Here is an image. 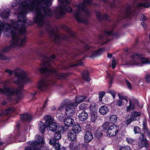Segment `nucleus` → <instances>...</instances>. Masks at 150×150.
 Wrapping results in <instances>:
<instances>
[{"label":"nucleus","mask_w":150,"mask_h":150,"mask_svg":"<svg viewBox=\"0 0 150 150\" xmlns=\"http://www.w3.org/2000/svg\"><path fill=\"white\" fill-rule=\"evenodd\" d=\"M134 11H132V9L131 8V6H129L127 8L125 12V14L127 16L126 17H129L131 14L134 13Z\"/></svg>","instance_id":"35"},{"label":"nucleus","mask_w":150,"mask_h":150,"mask_svg":"<svg viewBox=\"0 0 150 150\" xmlns=\"http://www.w3.org/2000/svg\"><path fill=\"white\" fill-rule=\"evenodd\" d=\"M14 74L15 77L13 80L14 82L16 84H20L21 86L18 87L17 88H12L4 86L3 89L0 88V92L6 95L9 99L15 94H16L14 100L18 101L20 98L19 93L23 89V83L30 82H31V80L28 76L27 74L25 72L19 68H17L14 71Z\"/></svg>","instance_id":"2"},{"label":"nucleus","mask_w":150,"mask_h":150,"mask_svg":"<svg viewBox=\"0 0 150 150\" xmlns=\"http://www.w3.org/2000/svg\"><path fill=\"white\" fill-rule=\"evenodd\" d=\"M138 145L140 148H142L144 147L148 148L149 146V145L146 139H142L139 140Z\"/></svg>","instance_id":"18"},{"label":"nucleus","mask_w":150,"mask_h":150,"mask_svg":"<svg viewBox=\"0 0 150 150\" xmlns=\"http://www.w3.org/2000/svg\"><path fill=\"white\" fill-rule=\"evenodd\" d=\"M92 0H84L82 4H79L77 6V11L74 13V15L77 21L79 22H85V18L82 12H83L86 16L91 13V11L86 8V7L91 4Z\"/></svg>","instance_id":"4"},{"label":"nucleus","mask_w":150,"mask_h":150,"mask_svg":"<svg viewBox=\"0 0 150 150\" xmlns=\"http://www.w3.org/2000/svg\"><path fill=\"white\" fill-rule=\"evenodd\" d=\"M56 142L54 139H51L49 142L50 144L53 145V148L55 150H59L60 148V145L58 143H56Z\"/></svg>","instance_id":"17"},{"label":"nucleus","mask_w":150,"mask_h":150,"mask_svg":"<svg viewBox=\"0 0 150 150\" xmlns=\"http://www.w3.org/2000/svg\"><path fill=\"white\" fill-rule=\"evenodd\" d=\"M105 92L103 91L99 93V101L100 102H102V98L104 95L105 94Z\"/></svg>","instance_id":"48"},{"label":"nucleus","mask_w":150,"mask_h":150,"mask_svg":"<svg viewBox=\"0 0 150 150\" xmlns=\"http://www.w3.org/2000/svg\"><path fill=\"white\" fill-rule=\"evenodd\" d=\"M90 110L91 113H96L97 110L96 106L94 104H92L90 106Z\"/></svg>","instance_id":"36"},{"label":"nucleus","mask_w":150,"mask_h":150,"mask_svg":"<svg viewBox=\"0 0 150 150\" xmlns=\"http://www.w3.org/2000/svg\"><path fill=\"white\" fill-rule=\"evenodd\" d=\"M72 130L74 133L77 134L80 132L81 128L79 124H76L73 126Z\"/></svg>","instance_id":"25"},{"label":"nucleus","mask_w":150,"mask_h":150,"mask_svg":"<svg viewBox=\"0 0 150 150\" xmlns=\"http://www.w3.org/2000/svg\"><path fill=\"white\" fill-rule=\"evenodd\" d=\"M102 3H103L104 5L105 6V5H108L109 6L112 8L114 7L115 6V4L114 3H113L112 4L108 2L107 0H101Z\"/></svg>","instance_id":"37"},{"label":"nucleus","mask_w":150,"mask_h":150,"mask_svg":"<svg viewBox=\"0 0 150 150\" xmlns=\"http://www.w3.org/2000/svg\"><path fill=\"white\" fill-rule=\"evenodd\" d=\"M83 63L81 62L78 61L76 64H73L70 65L69 67H77L80 65L83 66Z\"/></svg>","instance_id":"41"},{"label":"nucleus","mask_w":150,"mask_h":150,"mask_svg":"<svg viewBox=\"0 0 150 150\" xmlns=\"http://www.w3.org/2000/svg\"><path fill=\"white\" fill-rule=\"evenodd\" d=\"M78 105L76 103H72L69 101L66 106L65 110L66 115L69 116H71L74 115L75 112L74 108Z\"/></svg>","instance_id":"8"},{"label":"nucleus","mask_w":150,"mask_h":150,"mask_svg":"<svg viewBox=\"0 0 150 150\" xmlns=\"http://www.w3.org/2000/svg\"><path fill=\"white\" fill-rule=\"evenodd\" d=\"M145 79L147 82H149L150 81V74H146L145 76Z\"/></svg>","instance_id":"55"},{"label":"nucleus","mask_w":150,"mask_h":150,"mask_svg":"<svg viewBox=\"0 0 150 150\" xmlns=\"http://www.w3.org/2000/svg\"><path fill=\"white\" fill-rule=\"evenodd\" d=\"M50 59L47 56L45 57L41 63L42 68L40 69L42 73L52 74L53 77L57 79H64L66 75L64 73L60 74L57 73L54 69L50 67Z\"/></svg>","instance_id":"3"},{"label":"nucleus","mask_w":150,"mask_h":150,"mask_svg":"<svg viewBox=\"0 0 150 150\" xmlns=\"http://www.w3.org/2000/svg\"><path fill=\"white\" fill-rule=\"evenodd\" d=\"M105 34L108 35H111L112 33V31L111 30L108 31L107 30H105L104 32Z\"/></svg>","instance_id":"61"},{"label":"nucleus","mask_w":150,"mask_h":150,"mask_svg":"<svg viewBox=\"0 0 150 150\" xmlns=\"http://www.w3.org/2000/svg\"><path fill=\"white\" fill-rule=\"evenodd\" d=\"M110 126L109 123L108 122H106L103 124L102 127L103 130H105L108 129Z\"/></svg>","instance_id":"40"},{"label":"nucleus","mask_w":150,"mask_h":150,"mask_svg":"<svg viewBox=\"0 0 150 150\" xmlns=\"http://www.w3.org/2000/svg\"><path fill=\"white\" fill-rule=\"evenodd\" d=\"M82 78L86 81H88L90 79L88 76V72L87 70L84 71L81 74Z\"/></svg>","instance_id":"28"},{"label":"nucleus","mask_w":150,"mask_h":150,"mask_svg":"<svg viewBox=\"0 0 150 150\" xmlns=\"http://www.w3.org/2000/svg\"><path fill=\"white\" fill-rule=\"evenodd\" d=\"M9 50V47H5L1 50V52L2 53H6Z\"/></svg>","instance_id":"52"},{"label":"nucleus","mask_w":150,"mask_h":150,"mask_svg":"<svg viewBox=\"0 0 150 150\" xmlns=\"http://www.w3.org/2000/svg\"><path fill=\"white\" fill-rule=\"evenodd\" d=\"M87 113L84 111H83L80 113L78 116L79 120L81 121H85L88 117Z\"/></svg>","instance_id":"20"},{"label":"nucleus","mask_w":150,"mask_h":150,"mask_svg":"<svg viewBox=\"0 0 150 150\" xmlns=\"http://www.w3.org/2000/svg\"><path fill=\"white\" fill-rule=\"evenodd\" d=\"M91 120L93 122H94L96 120L97 117L96 113H91Z\"/></svg>","instance_id":"43"},{"label":"nucleus","mask_w":150,"mask_h":150,"mask_svg":"<svg viewBox=\"0 0 150 150\" xmlns=\"http://www.w3.org/2000/svg\"><path fill=\"white\" fill-rule=\"evenodd\" d=\"M127 142L129 144H132L134 142V140L130 137H128L126 138Z\"/></svg>","instance_id":"46"},{"label":"nucleus","mask_w":150,"mask_h":150,"mask_svg":"<svg viewBox=\"0 0 150 150\" xmlns=\"http://www.w3.org/2000/svg\"><path fill=\"white\" fill-rule=\"evenodd\" d=\"M93 137L92 134L89 132H87L84 136V141L86 143H88L92 139Z\"/></svg>","instance_id":"19"},{"label":"nucleus","mask_w":150,"mask_h":150,"mask_svg":"<svg viewBox=\"0 0 150 150\" xmlns=\"http://www.w3.org/2000/svg\"><path fill=\"white\" fill-rule=\"evenodd\" d=\"M47 127H49L50 130L51 131L54 132L55 131L57 128V125L55 122H52L50 123L48 126H46Z\"/></svg>","instance_id":"26"},{"label":"nucleus","mask_w":150,"mask_h":150,"mask_svg":"<svg viewBox=\"0 0 150 150\" xmlns=\"http://www.w3.org/2000/svg\"><path fill=\"white\" fill-rule=\"evenodd\" d=\"M47 86L46 81L45 80L41 79L38 82L37 87L41 91H44L46 88Z\"/></svg>","instance_id":"12"},{"label":"nucleus","mask_w":150,"mask_h":150,"mask_svg":"<svg viewBox=\"0 0 150 150\" xmlns=\"http://www.w3.org/2000/svg\"><path fill=\"white\" fill-rule=\"evenodd\" d=\"M150 3V0H142L141 2H139L135 4L134 7L139 9L148 8L149 6Z\"/></svg>","instance_id":"11"},{"label":"nucleus","mask_w":150,"mask_h":150,"mask_svg":"<svg viewBox=\"0 0 150 150\" xmlns=\"http://www.w3.org/2000/svg\"><path fill=\"white\" fill-rule=\"evenodd\" d=\"M44 119L45 120V124L46 126H48V125L52 122H54V119L51 117L50 115H46L44 117Z\"/></svg>","instance_id":"22"},{"label":"nucleus","mask_w":150,"mask_h":150,"mask_svg":"<svg viewBox=\"0 0 150 150\" xmlns=\"http://www.w3.org/2000/svg\"><path fill=\"white\" fill-rule=\"evenodd\" d=\"M116 105L119 106H121L122 103V101L120 100H117L116 101Z\"/></svg>","instance_id":"54"},{"label":"nucleus","mask_w":150,"mask_h":150,"mask_svg":"<svg viewBox=\"0 0 150 150\" xmlns=\"http://www.w3.org/2000/svg\"><path fill=\"white\" fill-rule=\"evenodd\" d=\"M141 115L140 112L135 111H133L131 112L130 116L134 120L136 119V118L139 117Z\"/></svg>","instance_id":"32"},{"label":"nucleus","mask_w":150,"mask_h":150,"mask_svg":"<svg viewBox=\"0 0 150 150\" xmlns=\"http://www.w3.org/2000/svg\"><path fill=\"white\" fill-rule=\"evenodd\" d=\"M68 99H66L63 101L61 104L58 108V110L60 111L62 110L64 107H65L66 108V106L67 105L68 103L69 102Z\"/></svg>","instance_id":"27"},{"label":"nucleus","mask_w":150,"mask_h":150,"mask_svg":"<svg viewBox=\"0 0 150 150\" xmlns=\"http://www.w3.org/2000/svg\"><path fill=\"white\" fill-rule=\"evenodd\" d=\"M38 127L39 130L42 133L44 132L45 127H47L46 126L45 124V125L44 123L41 121L38 123Z\"/></svg>","instance_id":"30"},{"label":"nucleus","mask_w":150,"mask_h":150,"mask_svg":"<svg viewBox=\"0 0 150 150\" xmlns=\"http://www.w3.org/2000/svg\"><path fill=\"white\" fill-rule=\"evenodd\" d=\"M64 123L65 126L70 127L73 125L74 121L71 117H67L64 120Z\"/></svg>","instance_id":"15"},{"label":"nucleus","mask_w":150,"mask_h":150,"mask_svg":"<svg viewBox=\"0 0 150 150\" xmlns=\"http://www.w3.org/2000/svg\"><path fill=\"white\" fill-rule=\"evenodd\" d=\"M132 103H134V104L135 105H135H136L137 106H139V102L136 99H134L133 100V102H132Z\"/></svg>","instance_id":"60"},{"label":"nucleus","mask_w":150,"mask_h":150,"mask_svg":"<svg viewBox=\"0 0 150 150\" xmlns=\"http://www.w3.org/2000/svg\"><path fill=\"white\" fill-rule=\"evenodd\" d=\"M134 131L135 134L139 133L141 132V129L138 127H135L134 129Z\"/></svg>","instance_id":"44"},{"label":"nucleus","mask_w":150,"mask_h":150,"mask_svg":"<svg viewBox=\"0 0 150 150\" xmlns=\"http://www.w3.org/2000/svg\"><path fill=\"white\" fill-rule=\"evenodd\" d=\"M59 1V6L57 8V11L60 16L66 13V12L71 13L72 9L69 6L70 0H58Z\"/></svg>","instance_id":"6"},{"label":"nucleus","mask_w":150,"mask_h":150,"mask_svg":"<svg viewBox=\"0 0 150 150\" xmlns=\"http://www.w3.org/2000/svg\"><path fill=\"white\" fill-rule=\"evenodd\" d=\"M87 98V97L84 96H76L75 99V102H72V103H76L77 104L83 102Z\"/></svg>","instance_id":"23"},{"label":"nucleus","mask_w":150,"mask_h":150,"mask_svg":"<svg viewBox=\"0 0 150 150\" xmlns=\"http://www.w3.org/2000/svg\"><path fill=\"white\" fill-rule=\"evenodd\" d=\"M68 137L70 141H74L76 140L75 135L73 134L71 132H68Z\"/></svg>","instance_id":"34"},{"label":"nucleus","mask_w":150,"mask_h":150,"mask_svg":"<svg viewBox=\"0 0 150 150\" xmlns=\"http://www.w3.org/2000/svg\"><path fill=\"white\" fill-rule=\"evenodd\" d=\"M116 62L115 59V57H113L112 60V67L114 69L115 67Z\"/></svg>","instance_id":"51"},{"label":"nucleus","mask_w":150,"mask_h":150,"mask_svg":"<svg viewBox=\"0 0 150 150\" xmlns=\"http://www.w3.org/2000/svg\"><path fill=\"white\" fill-rule=\"evenodd\" d=\"M0 59L4 60H6V57L3 54H0Z\"/></svg>","instance_id":"63"},{"label":"nucleus","mask_w":150,"mask_h":150,"mask_svg":"<svg viewBox=\"0 0 150 150\" xmlns=\"http://www.w3.org/2000/svg\"><path fill=\"white\" fill-rule=\"evenodd\" d=\"M117 117L114 115H110L108 119V121L110 123L113 124L115 123L117 120Z\"/></svg>","instance_id":"29"},{"label":"nucleus","mask_w":150,"mask_h":150,"mask_svg":"<svg viewBox=\"0 0 150 150\" xmlns=\"http://www.w3.org/2000/svg\"><path fill=\"white\" fill-rule=\"evenodd\" d=\"M5 71L9 75H11L13 73V72L12 71L8 69H6Z\"/></svg>","instance_id":"58"},{"label":"nucleus","mask_w":150,"mask_h":150,"mask_svg":"<svg viewBox=\"0 0 150 150\" xmlns=\"http://www.w3.org/2000/svg\"><path fill=\"white\" fill-rule=\"evenodd\" d=\"M127 85L129 89H131L132 88V85L131 83L127 80H125Z\"/></svg>","instance_id":"56"},{"label":"nucleus","mask_w":150,"mask_h":150,"mask_svg":"<svg viewBox=\"0 0 150 150\" xmlns=\"http://www.w3.org/2000/svg\"><path fill=\"white\" fill-rule=\"evenodd\" d=\"M103 134L99 130H97L95 133V136L96 137L99 139L101 137Z\"/></svg>","instance_id":"38"},{"label":"nucleus","mask_w":150,"mask_h":150,"mask_svg":"<svg viewBox=\"0 0 150 150\" xmlns=\"http://www.w3.org/2000/svg\"><path fill=\"white\" fill-rule=\"evenodd\" d=\"M112 96L113 98H114L116 95V92L114 91H111L108 92Z\"/></svg>","instance_id":"59"},{"label":"nucleus","mask_w":150,"mask_h":150,"mask_svg":"<svg viewBox=\"0 0 150 150\" xmlns=\"http://www.w3.org/2000/svg\"><path fill=\"white\" fill-rule=\"evenodd\" d=\"M134 120V119H133L131 117L130 118L127 120L126 124L127 125H128L130 124Z\"/></svg>","instance_id":"53"},{"label":"nucleus","mask_w":150,"mask_h":150,"mask_svg":"<svg viewBox=\"0 0 150 150\" xmlns=\"http://www.w3.org/2000/svg\"><path fill=\"white\" fill-rule=\"evenodd\" d=\"M69 147L71 150H79L80 149L79 144L76 143H71Z\"/></svg>","instance_id":"24"},{"label":"nucleus","mask_w":150,"mask_h":150,"mask_svg":"<svg viewBox=\"0 0 150 150\" xmlns=\"http://www.w3.org/2000/svg\"><path fill=\"white\" fill-rule=\"evenodd\" d=\"M120 130V128L117 126L111 125L107 130V135L109 137L115 136L118 133Z\"/></svg>","instance_id":"10"},{"label":"nucleus","mask_w":150,"mask_h":150,"mask_svg":"<svg viewBox=\"0 0 150 150\" xmlns=\"http://www.w3.org/2000/svg\"><path fill=\"white\" fill-rule=\"evenodd\" d=\"M131 57L129 59L126 64L129 66H142L143 64H150V59L144 57H141L140 54L133 53L130 54Z\"/></svg>","instance_id":"5"},{"label":"nucleus","mask_w":150,"mask_h":150,"mask_svg":"<svg viewBox=\"0 0 150 150\" xmlns=\"http://www.w3.org/2000/svg\"><path fill=\"white\" fill-rule=\"evenodd\" d=\"M99 111L101 115H106L108 112L109 109L106 106L102 105L100 108Z\"/></svg>","instance_id":"21"},{"label":"nucleus","mask_w":150,"mask_h":150,"mask_svg":"<svg viewBox=\"0 0 150 150\" xmlns=\"http://www.w3.org/2000/svg\"><path fill=\"white\" fill-rule=\"evenodd\" d=\"M103 49H100L98 50L96 52H93V54L92 55V57H94L96 56H98L101 54V53L103 51Z\"/></svg>","instance_id":"42"},{"label":"nucleus","mask_w":150,"mask_h":150,"mask_svg":"<svg viewBox=\"0 0 150 150\" xmlns=\"http://www.w3.org/2000/svg\"><path fill=\"white\" fill-rule=\"evenodd\" d=\"M96 16L98 19L100 21L103 18L107 20H108V18L109 16L108 15L106 14H104L102 16L100 13L97 12L96 13Z\"/></svg>","instance_id":"31"},{"label":"nucleus","mask_w":150,"mask_h":150,"mask_svg":"<svg viewBox=\"0 0 150 150\" xmlns=\"http://www.w3.org/2000/svg\"><path fill=\"white\" fill-rule=\"evenodd\" d=\"M139 139V140L142 139H146L144 138V135L142 133H141L140 134Z\"/></svg>","instance_id":"64"},{"label":"nucleus","mask_w":150,"mask_h":150,"mask_svg":"<svg viewBox=\"0 0 150 150\" xmlns=\"http://www.w3.org/2000/svg\"><path fill=\"white\" fill-rule=\"evenodd\" d=\"M46 30L50 35L51 38H53L54 41L57 43H59L61 41V36L60 35L56 34L54 30L52 28L50 25L48 24L46 28Z\"/></svg>","instance_id":"7"},{"label":"nucleus","mask_w":150,"mask_h":150,"mask_svg":"<svg viewBox=\"0 0 150 150\" xmlns=\"http://www.w3.org/2000/svg\"><path fill=\"white\" fill-rule=\"evenodd\" d=\"M25 150H49L46 146H41L40 148L37 147L28 146L25 148Z\"/></svg>","instance_id":"14"},{"label":"nucleus","mask_w":150,"mask_h":150,"mask_svg":"<svg viewBox=\"0 0 150 150\" xmlns=\"http://www.w3.org/2000/svg\"><path fill=\"white\" fill-rule=\"evenodd\" d=\"M62 28L64 29H65L67 31L71 33V35L73 36V33L71 32V29L70 28L68 27L67 26L65 25H63Z\"/></svg>","instance_id":"50"},{"label":"nucleus","mask_w":150,"mask_h":150,"mask_svg":"<svg viewBox=\"0 0 150 150\" xmlns=\"http://www.w3.org/2000/svg\"><path fill=\"white\" fill-rule=\"evenodd\" d=\"M140 20L141 21H145L147 19L146 17L143 14L140 15Z\"/></svg>","instance_id":"57"},{"label":"nucleus","mask_w":150,"mask_h":150,"mask_svg":"<svg viewBox=\"0 0 150 150\" xmlns=\"http://www.w3.org/2000/svg\"><path fill=\"white\" fill-rule=\"evenodd\" d=\"M61 137V135L59 132H57L55 133L54 134V138L53 139L54 140L56 141L60 139ZM52 139H53L52 138Z\"/></svg>","instance_id":"39"},{"label":"nucleus","mask_w":150,"mask_h":150,"mask_svg":"<svg viewBox=\"0 0 150 150\" xmlns=\"http://www.w3.org/2000/svg\"><path fill=\"white\" fill-rule=\"evenodd\" d=\"M87 107V105L84 103L81 104L79 106V108L80 110H83L86 109Z\"/></svg>","instance_id":"49"},{"label":"nucleus","mask_w":150,"mask_h":150,"mask_svg":"<svg viewBox=\"0 0 150 150\" xmlns=\"http://www.w3.org/2000/svg\"><path fill=\"white\" fill-rule=\"evenodd\" d=\"M11 108H9L3 110L2 112V113L4 115H7L11 112Z\"/></svg>","instance_id":"47"},{"label":"nucleus","mask_w":150,"mask_h":150,"mask_svg":"<svg viewBox=\"0 0 150 150\" xmlns=\"http://www.w3.org/2000/svg\"><path fill=\"white\" fill-rule=\"evenodd\" d=\"M48 101V100L47 99L45 102L44 103L43 105L42 108L43 109L47 107V102Z\"/></svg>","instance_id":"62"},{"label":"nucleus","mask_w":150,"mask_h":150,"mask_svg":"<svg viewBox=\"0 0 150 150\" xmlns=\"http://www.w3.org/2000/svg\"><path fill=\"white\" fill-rule=\"evenodd\" d=\"M135 108V105L134 103H132L130 99L129 100V105L127 107L126 111L127 112H128L130 110H133Z\"/></svg>","instance_id":"33"},{"label":"nucleus","mask_w":150,"mask_h":150,"mask_svg":"<svg viewBox=\"0 0 150 150\" xmlns=\"http://www.w3.org/2000/svg\"><path fill=\"white\" fill-rule=\"evenodd\" d=\"M35 140L27 142L28 144L37 147L38 148V146L40 144H43L45 143L44 139L41 136L37 134L35 137Z\"/></svg>","instance_id":"9"},{"label":"nucleus","mask_w":150,"mask_h":150,"mask_svg":"<svg viewBox=\"0 0 150 150\" xmlns=\"http://www.w3.org/2000/svg\"><path fill=\"white\" fill-rule=\"evenodd\" d=\"M118 96L119 98L121 100H125L126 102V103H127V102H128V100L127 99H126V97L122 96L121 93H118Z\"/></svg>","instance_id":"45"},{"label":"nucleus","mask_w":150,"mask_h":150,"mask_svg":"<svg viewBox=\"0 0 150 150\" xmlns=\"http://www.w3.org/2000/svg\"><path fill=\"white\" fill-rule=\"evenodd\" d=\"M52 0H15L12 3V6L20 5L18 9V19L19 23L25 25H30L29 20L26 19V13L31 11L35 15L34 22L40 26L45 24V16H51L52 12L48 7L52 4Z\"/></svg>","instance_id":"1"},{"label":"nucleus","mask_w":150,"mask_h":150,"mask_svg":"<svg viewBox=\"0 0 150 150\" xmlns=\"http://www.w3.org/2000/svg\"><path fill=\"white\" fill-rule=\"evenodd\" d=\"M10 12L11 11L8 8L1 10L0 11V16L3 18L7 19L9 16Z\"/></svg>","instance_id":"13"},{"label":"nucleus","mask_w":150,"mask_h":150,"mask_svg":"<svg viewBox=\"0 0 150 150\" xmlns=\"http://www.w3.org/2000/svg\"><path fill=\"white\" fill-rule=\"evenodd\" d=\"M20 118L23 121L30 122L32 119L31 114L25 113L20 115Z\"/></svg>","instance_id":"16"}]
</instances>
